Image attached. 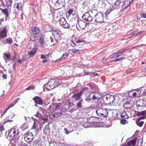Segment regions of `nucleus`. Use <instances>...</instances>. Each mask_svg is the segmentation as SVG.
<instances>
[{
  "label": "nucleus",
  "mask_w": 146,
  "mask_h": 146,
  "mask_svg": "<svg viewBox=\"0 0 146 146\" xmlns=\"http://www.w3.org/2000/svg\"><path fill=\"white\" fill-rule=\"evenodd\" d=\"M7 132L8 133L7 138L8 139L11 140L15 139L17 137L19 138L21 135V133L19 132L18 129H16L15 127L7 131L6 133Z\"/></svg>",
  "instance_id": "obj_1"
},
{
  "label": "nucleus",
  "mask_w": 146,
  "mask_h": 146,
  "mask_svg": "<svg viewBox=\"0 0 146 146\" xmlns=\"http://www.w3.org/2000/svg\"><path fill=\"white\" fill-rule=\"evenodd\" d=\"M96 119L94 117H90L87 119L86 122L83 124V126L85 128L89 127H97V123Z\"/></svg>",
  "instance_id": "obj_2"
},
{
  "label": "nucleus",
  "mask_w": 146,
  "mask_h": 146,
  "mask_svg": "<svg viewBox=\"0 0 146 146\" xmlns=\"http://www.w3.org/2000/svg\"><path fill=\"white\" fill-rule=\"evenodd\" d=\"M103 100L106 104L115 105V98L114 96L109 94L106 95L103 97Z\"/></svg>",
  "instance_id": "obj_3"
},
{
  "label": "nucleus",
  "mask_w": 146,
  "mask_h": 146,
  "mask_svg": "<svg viewBox=\"0 0 146 146\" xmlns=\"http://www.w3.org/2000/svg\"><path fill=\"white\" fill-rule=\"evenodd\" d=\"M58 84L57 83L56 80L55 81L52 79H50L48 82V84H45L44 85V87H45V88L48 90H50L56 86H58L60 84L61 82L60 81L59 82L58 81Z\"/></svg>",
  "instance_id": "obj_4"
},
{
  "label": "nucleus",
  "mask_w": 146,
  "mask_h": 146,
  "mask_svg": "<svg viewBox=\"0 0 146 146\" xmlns=\"http://www.w3.org/2000/svg\"><path fill=\"white\" fill-rule=\"evenodd\" d=\"M137 115L138 116L144 115L142 116L140 118L138 119L136 121V123L137 125L140 127H141L143 125L144 122L143 121H140V120L144 119L146 118V110L144 111L139 112L137 114Z\"/></svg>",
  "instance_id": "obj_5"
},
{
  "label": "nucleus",
  "mask_w": 146,
  "mask_h": 146,
  "mask_svg": "<svg viewBox=\"0 0 146 146\" xmlns=\"http://www.w3.org/2000/svg\"><path fill=\"white\" fill-rule=\"evenodd\" d=\"M67 18L72 22H74L76 19V15L73 9H70L66 13Z\"/></svg>",
  "instance_id": "obj_6"
},
{
  "label": "nucleus",
  "mask_w": 146,
  "mask_h": 146,
  "mask_svg": "<svg viewBox=\"0 0 146 146\" xmlns=\"http://www.w3.org/2000/svg\"><path fill=\"white\" fill-rule=\"evenodd\" d=\"M109 109L103 108H98L96 111L97 115L100 116L105 117L108 114V110Z\"/></svg>",
  "instance_id": "obj_7"
},
{
  "label": "nucleus",
  "mask_w": 146,
  "mask_h": 146,
  "mask_svg": "<svg viewBox=\"0 0 146 146\" xmlns=\"http://www.w3.org/2000/svg\"><path fill=\"white\" fill-rule=\"evenodd\" d=\"M37 50V48L36 47H34L32 50L30 52L28 53V55H27V57H25L23 56V58L22 59L23 61H24L25 60H28L31 58L33 57L35 54Z\"/></svg>",
  "instance_id": "obj_8"
},
{
  "label": "nucleus",
  "mask_w": 146,
  "mask_h": 146,
  "mask_svg": "<svg viewBox=\"0 0 146 146\" xmlns=\"http://www.w3.org/2000/svg\"><path fill=\"white\" fill-rule=\"evenodd\" d=\"M24 139L25 141L29 143L31 142L33 138V134L32 132L28 131L24 135Z\"/></svg>",
  "instance_id": "obj_9"
},
{
  "label": "nucleus",
  "mask_w": 146,
  "mask_h": 146,
  "mask_svg": "<svg viewBox=\"0 0 146 146\" xmlns=\"http://www.w3.org/2000/svg\"><path fill=\"white\" fill-rule=\"evenodd\" d=\"M8 30L6 26L1 27L0 29V40L7 37Z\"/></svg>",
  "instance_id": "obj_10"
},
{
  "label": "nucleus",
  "mask_w": 146,
  "mask_h": 146,
  "mask_svg": "<svg viewBox=\"0 0 146 146\" xmlns=\"http://www.w3.org/2000/svg\"><path fill=\"white\" fill-rule=\"evenodd\" d=\"M60 109V104L55 103L50 106L47 111L49 113H52L54 112L56 109Z\"/></svg>",
  "instance_id": "obj_11"
},
{
  "label": "nucleus",
  "mask_w": 146,
  "mask_h": 146,
  "mask_svg": "<svg viewBox=\"0 0 146 146\" xmlns=\"http://www.w3.org/2000/svg\"><path fill=\"white\" fill-rule=\"evenodd\" d=\"M95 21L96 22L100 23H103L104 22V15L102 13L99 12L96 14L95 15Z\"/></svg>",
  "instance_id": "obj_12"
},
{
  "label": "nucleus",
  "mask_w": 146,
  "mask_h": 146,
  "mask_svg": "<svg viewBox=\"0 0 146 146\" xmlns=\"http://www.w3.org/2000/svg\"><path fill=\"white\" fill-rule=\"evenodd\" d=\"M76 26L78 31H81L85 29L86 27V24L83 21L80 20L78 21Z\"/></svg>",
  "instance_id": "obj_13"
},
{
  "label": "nucleus",
  "mask_w": 146,
  "mask_h": 146,
  "mask_svg": "<svg viewBox=\"0 0 146 146\" xmlns=\"http://www.w3.org/2000/svg\"><path fill=\"white\" fill-rule=\"evenodd\" d=\"M60 25L63 28L69 29L70 26L66 22L65 19L64 18H61L58 20Z\"/></svg>",
  "instance_id": "obj_14"
},
{
  "label": "nucleus",
  "mask_w": 146,
  "mask_h": 146,
  "mask_svg": "<svg viewBox=\"0 0 146 146\" xmlns=\"http://www.w3.org/2000/svg\"><path fill=\"white\" fill-rule=\"evenodd\" d=\"M44 14L46 17L52 19L53 18L54 12L52 11L50 9H48L45 11Z\"/></svg>",
  "instance_id": "obj_15"
},
{
  "label": "nucleus",
  "mask_w": 146,
  "mask_h": 146,
  "mask_svg": "<svg viewBox=\"0 0 146 146\" xmlns=\"http://www.w3.org/2000/svg\"><path fill=\"white\" fill-rule=\"evenodd\" d=\"M82 18L86 22H90L91 21L93 18L87 12L85 13L82 16Z\"/></svg>",
  "instance_id": "obj_16"
},
{
  "label": "nucleus",
  "mask_w": 146,
  "mask_h": 146,
  "mask_svg": "<svg viewBox=\"0 0 146 146\" xmlns=\"http://www.w3.org/2000/svg\"><path fill=\"white\" fill-rule=\"evenodd\" d=\"M137 138L136 137L133 138L132 139H129L124 146H135Z\"/></svg>",
  "instance_id": "obj_17"
},
{
  "label": "nucleus",
  "mask_w": 146,
  "mask_h": 146,
  "mask_svg": "<svg viewBox=\"0 0 146 146\" xmlns=\"http://www.w3.org/2000/svg\"><path fill=\"white\" fill-rule=\"evenodd\" d=\"M133 0H127L123 2V3L121 4V7L122 9L124 10L127 8V7L129 5L131 2L133 1Z\"/></svg>",
  "instance_id": "obj_18"
},
{
  "label": "nucleus",
  "mask_w": 146,
  "mask_h": 146,
  "mask_svg": "<svg viewBox=\"0 0 146 146\" xmlns=\"http://www.w3.org/2000/svg\"><path fill=\"white\" fill-rule=\"evenodd\" d=\"M41 127L40 124L37 122H34L33 127L31 129V131L32 132L34 131H37Z\"/></svg>",
  "instance_id": "obj_19"
},
{
  "label": "nucleus",
  "mask_w": 146,
  "mask_h": 146,
  "mask_svg": "<svg viewBox=\"0 0 146 146\" xmlns=\"http://www.w3.org/2000/svg\"><path fill=\"white\" fill-rule=\"evenodd\" d=\"M92 96V99L93 100H98L99 99L102 97L101 94L97 92H92L91 93Z\"/></svg>",
  "instance_id": "obj_20"
},
{
  "label": "nucleus",
  "mask_w": 146,
  "mask_h": 146,
  "mask_svg": "<svg viewBox=\"0 0 146 146\" xmlns=\"http://www.w3.org/2000/svg\"><path fill=\"white\" fill-rule=\"evenodd\" d=\"M70 104L68 102L66 103H64L63 102L62 104H60V109L62 107V109L64 110H68L70 107Z\"/></svg>",
  "instance_id": "obj_21"
},
{
  "label": "nucleus",
  "mask_w": 146,
  "mask_h": 146,
  "mask_svg": "<svg viewBox=\"0 0 146 146\" xmlns=\"http://www.w3.org/2000/svg\"><path fill=\"white\" fill-rule=\"evenodd\" d=\"M33 99L36 104H43L42 99L38 96H36L33 98Z\"/></svg>",
  "instance_id": "obj_22"
},
{
  "label": "nucleus",
  "mask_w": 146,
  "mask_h": 146,
  "mask_svg": "<svg viewBox=\"0 0 146 146\" xmlns=\"http://www.w3.org/2000/svg\"><path fill=\"white\" fill-rule=\"evenodd\" d=\"M31 30L34 36L37 35L39 34L40 32V29L38 27H32Z\"/></svg>",
  "instance_id": "obj_23"
},
{
  "label": "nucleus",
  "mask_w": 146,
  "mask_h": 146,
  "mask_svg": "<svg viewBox=\"0 0 146 146\" xmlns=\"http://www.w3.org/2000/svg\"><path fill=\"white\" fill-rule=\"evenodd\" d=\"M3 58L5 61V62L7 63L8 62L10 61L11 60L10 54L5 53L3 54Z\"/></svg>",
  "instance_id": "obj_24"
},
{
  "label": "nucleus",
  "mask_w": 146,
  "mask_h": 146,
  "mask_svg": "<svg viewBox=\"0 0 146 146\" xmlns=\"http://www.w3.org/2000/svg\"><path fill=\"white\" fill-rule=\"evenodd\" d=\"M52 35L54 36L55 38L56 39L60 38V35H59V31L57 30H52Z\"/></svg>",
  "instance_id": "obj_25"
},
{
  "label": "nucleus",
  "mask_w": 146,
  "mask_h": 146,
  "mask_svg": "<svg viewBox=\"0 0 146 146\" xmlns=\"http://www.w3.org/2000/svg\"><path fill=\"white\" fill-rule=\"evenodd\" d=\"M123 107L125 108H130V101L127 99H125L124 100Z\"/></svg>",
  "instance_id": "obj_26"
},
{
  "label": "nucleus",
  "mask_w": 146,
  "mask_h": 146,
  "mask_svg": "<svg viewBox=\"0 0 146 146\" xmlns=\"http://www.w3.org/2000/svg\"><path fill=\"white\" fill-rule=\"evenodd\" d=\"M63 5L64 4L57 1L54 4V8L56 10L60 9L63 6Z\"/></svg>",
  "instance_id": "obj_27"
},
{
  "label": "nucleus",
  "mask_w": 146,
  "mask_h": 146,
  "mask_svg": "<svg viewBox=\"0 0 146 146\" xmlns=\"http://www.w3.org/2000/svg\"><path fill=\"white\" fill-rule=\"evenodd\" d=\"M113 116L115 117H116L119 119H120L121 117V113L120 112L118 111H117L115 110L113 112Z\"/></svg>",
  "instance_id": "obj_28"
},
{
  "label": "nucleus",
  "mask_w": 146,
  "mask_h": 146,
  "mask_svg": "<svg viewBox=\"0 0 146 146\" xmlns=\"http://www.w3.org/2000/svg\"><path fill=\"white\" fill-rule=\"evenodd\" d=\"M12 121H13L11 120H7V121H4L3 122H1L0 124V132L1 133L2 131L4 130V128L3 125L5 124L6 123L9 122H11Z\"/></svg>",
  "instance_id": "obj_29"
},
{
  "label": "nucleus",
  "mask_w": 146,
  "mask_h": 146,
  "mask_svg": "<svg viewBox=\"0 0 146 146\" xmlns=\"http://www.w3.org/2000/svg\"><path fill=\"white\" fill-rule=\"evenodd\" d=\"M72 98L74 101L76 102L80 99L81 96L77 93L74 94L72 96Z\"/></svg>",
  "instance_id": "obj_30"
},
{
  "label": "nucleus",
  "mask_w": 146,
  "mask_h": 146,
  "mask_svg": "<svg viewBox=\"0 0 146 146\" xmlns=\"http://www.w3.org/2000/svg\"><path fill=\"white\" fill-rule=\"evenodd\" d=\"M38 41L41 45H44V37L42 34L41 33L39 34V35Z\"/></svg>",
  "instance_id": "obj_31"
},
{
  "label": "nucleus",
  "mask_w": 146,
  "mask_h": 146,
  "mask_svg": "<svg viewBox=\"0 0 146 146\" xmlns=\"http://www.w3.org/2000/svg\"><path fill=\"white\" fill-rule=\"evenodd\" d=\"M22 4L21 3H16L14 5L15 8H17L18 10H21L22 9Z\"/></svg>",
  "instance_id": "obj_32"
},
{
  "label": "nucleus",
  "mask_w": 146,
  "mask_h": 146,
  "mask_svg": "<svg viewBox=\"0 0 146 146\" xmlns=\"http://www.w3.org/2000/svg\"><path fill=\"white\" fill-rule=\"evenodd\" d=\"M88 12L90 15V16H91L92 18L93 19V17H95V15H96V14H97V11L96 10H92Z\"/></svg>",
  "instance_id": "obj_33"
},
{
  "label": "nucleus",
  "mask_w": 146,
  "mask_h": 146,
  "mask_svg": "<svg viewBox=\"0 0 146 146\" xmlns=\"http://www.w3.org/2000/svg\"><path fill=\"white\" fill-rule=\"evenodd\" d=\"M68 56V53H65L60 58H59L58 59L56 60V62H57L59 61H60L61 60L63 59L66 58Z\"/></svg>",
  "instance_id": "obj_34"
},
{
  "label": "nucleus",
  "mask_w": 146,
  "mask_h": 146,
  "mask_svg": "<svg viewBox=\"0 0 146 146\" xmlns=\"http://www.w3.org/2000/svg\"><path fill=\"white\" fill-rule=\"evenodd\" d=\"M137 93L134 90H133L129 92L128 96L130 97H134L137 96Z\"/></svg>",
  "instance_id": "obj_35"
},
{
  "label": "nucleus",
  "mask_w": 146,
  "mask_h": 146,
  "mask_svg": "<svg viewBox=\"0 0 146 146\" xmlns=\"http://www.w3.org/2000/svg\"><path fill=\"white\" fill-rule=\"evenodd\" d=\"M28 125L27 123H23L20 127V129H21L22 131H24L28 127Z\"/></svg>",
  "instance_id": "obj_36"
},
{
  "label": "nucleus",
  "mask_w": 146,
  "mask_h": 146,
  "mask_svg": "<svg viewBox=\"0 0 146 146\" xmlns=\"http://www.w3.org/2000/svg\"><path fill=\"white\" fill-rule=\"evenodd\" d=\"M32 9L34 12L35 13L38 12V5L36 4H33V5Z\"/></svg>",
  "instance_id": "obj_37"
},
{
  "label": "nucleus",
  "mask_w": 146,
  "mask_h": 146,
  "mask_svg": "<svg viewBox=\"0 0 146 146\" xmlns=\"http://www.w3.org/2000/svg\"><path fill=\"white\" fill-rule=\"evenodd\" d=\"M6 4L8 8L11 7V5L13 3V0H5Z\"/></svg>",
  "instance_id": "obj_38"
},
{
  "label": "nucleus",
  "mask_w": 146,
  "mask_h": 146,
  "mask_svg": "<svg viewBox=\"0 0 146 146\" xmlns=\"http://www.w3.org/2000/svg\"><path fill=\"white\" fill-rule=\"evenodd\" d=\"M83 101L82 100H81L78 102L76 104V106L78 108H81L83 107Z\"/></svg>",
  "instance_id": "obj_39"
},
{
  "label": "nucleus",
  "mask_w": 146,
  "mask_h": 146,
  "mask_svg": "<svg viewBox=\"0 0 146 146\" xmlns=\"http://www.w3.org/2000/svg\"><path fill=\"white\" fill-rule=\"evenodd\" d=\"M128 51V49L127 48H124L122 49H120L117 51L121 55L125 52H127Z\"/></svg>",
  "instance_id": "obj_40"
},
{
  "label": "nucleus",
  "mask_w": 146,
  "mask_h": 146,
  "mask_svg": "<svg viewBox=\"0 0 146 146\" xmlns=\"http://www.w3.org/2000/svg\"><path fill=\"white\" fill-rule=\"evenodd\" d=\"M87 85L89 86L92 89H97L98 88V87L96 86V85L94 83H90L87 84Z\"/></svg>",
  "instance_id": "obj_41"
},
{
  "label": "nucleus",
  "mask_w": 146,
  "mask_h": 146,
  "mask_svg": "<svg viewBox=\"0 0 146 146\" xmlns=\"http://www.w3.org/2000/svg\"><path fill=\"white\" fill-rule=\"evenodd\" d=\"M121 117L124 118L125 119H127L128 118V116L127 115V113L125 111H122L121 112Z\"/></svg>",
  "instance_id": "obj_42"
},
{
  "label": "nucleus",
  "mask_w": 146,
  "mask_h": 146,
  "mask_svg": "<svg viewBox=\"0 0 146 146\" xmlns=\"http://www.w3.org/2000/svg\"><path fill=\"white\" fill-rule=\"evenodd\" d=\"M123 2H122V1H120V0H117L114 4L118 8H119Z\"/></svg>",
  "instance_id": "obj_43"
},
{
  "label": "nucleus",
  "mask_w": 146,
  "mask_h": 146,
  "mask_svg": "<svg viewBox=\"0 0 146 146\" xmlns=\"http://www.w3.org/2000/svg\"><path fill=\"white\" fill-rule=\"evenodd\" d=\"M108 57L109 58H113L118 57L116 52L111 54Z\"/></svg>",
  "instance_id": "obj_44"
},
{
  "label": "nucleus",
  "mask_w": 146,
  "mask_h": 146,
  "mask_svg": "<svg viewBox=\"0 0 146 146\" xmlns=\"http://www.w3.org/2000/svg\"><path fill=\"white\" fill-rule=\"evenodd\" d=\"M70 50L73 52V53H78V54L80 53L79 51H81V50L75 48L71 49Z\"/></svg>",
  "instance_id": "obj_45"
},
{
  "label": "nucleus",
  "mask_w": 146,
  "mask_h": 146,
  "mask_svg": "<svg viewBox=\"0 0 146 146\" xmlns=\"http://www.w3.org/2000/svg\"><path fill=\"white\" fill-rule=\"evenodd\" d=\"M2 11L5 15L6 17H9V14L8 12V10L7 9H2Z\"/></svg>",
  "instance_id": "obj_46"
},
{
  "label": "nucleus",
  "mask_w": 146,
  "mask_h": 146,
  "mask_svg": "<svg viewBox=\"0 0 146 146\" xmlns=\"http://www.w3.org/2000/svg\"><path fill=\"white\" fill-rule=\"evenodd\" d=\"M62 114V112L61 111L57 112H55L54 113V115L55 118L58 117L60 116Z\"/></svg>",
  "instance_id": "obj_47"
},
{
  "label": "nucleus",
  "mask_w": 146,
  "mask_h": 146,
  "mask_svg": "<svg viewBox=\"0 0 146 146\" xmlns=\"http://www.w3.org/2000/svg\"><path fill=\"white\" fill-rule=\"evenodd\" d=\"M6 41L7 43L8 44H11L13 42V39L11 38H9L7 39L6 40Z\"/></svg>",
  "instance_id": "obj_48"
},
{
  "label": "nucleus",
  "mask_w": 146,
  "mask_h": 146,
  "mask_svg": "<svg viewBox=\"0 0 146 146\" xmlns=\"http://www.w3.org/2000/svg\"><path fill=\"white\" fill-rule=\"evenodd\" d=\"M35 116L38 118L41 119L42 117V116L41 114L38 112H37L36 113L35 115Z\"/></svg>",
  "instance_id": "obj_49"
},
{
  "label": "nucleus",
  "mask_w": 146,
  "mask_h": 146,
  "mask_svg": "<svg viewBox=\"0 0 146 146\" xmlns=\"http://www.w3.org/2000/svg\"><path fill=\"white\" fill-rule=\"evenodd\" d=\"M86 89H87V88H84L77 93L79 96H81L82 94L84 92V90Z\"/></svg>",
  "instance_id": "obj_50"
},
{
  "label": "nucleus",
  "mask_w": 146,
  "mask_h": 146,
  "mask_svg": "<svg viewBox=\"0 0 146 146\" xmlns=\"http://www.w3.org/2000/svg\"><path fill=\"white\" fill-rule=\"evenodd\" d=\"M140 15L141 18H143L144 19L146 18V13L143 12L142 13H140Z\"/></svg>",
  "instance_id": "obj_51"
},
{
  "label": "nucleus",
  "mask_w": 146,
  "mask_h": 146,
  "mask_svg": "<svg viewBox=\"0 0 146 146\" xmlns=\"http://www.w3.org/2000/svg\"><path fill=\"white\" fill-rule=\"evenodd\" d=\"M33 146H39L38 141L37 140H35L33 143Z\"/></svg>",
  "instance_id": "obj_52"
},
{
  "label": "nucleus",
  "mask_w": 146,
  "mask_h": 146,
  "mask_svg": "<svg viewBox=\"0 0 146 146\" xmlns=\"http://www.w3.org/2000/svg\"><path fill=\"white\" fill-rule=\"evenodd\" d=\"M91 96H92V94H90L85 99L87 102H90L91 100Z\"/></svg>",
  "instance_id": "obj_53"
},
{
  "label": "nucleus",
  "mask_w": 146,
  "mask_h": 146,
  "mask_svg": "<svg viewBox=\"0 0 146 146\" xmlns=\"http://www.w3.org/2000/svg\"><path fill=\"white\" fill-rule=\"evenodd\" d=\"M34 89V86L33 85H31V86L28 87L27 88H26V90H33Z\"/></svg>",
  "instance_id": "obj_54"
},
{
  "label": "nucleus",
  "mask_w": 146,
  "mask_h": 146,
  "mask_svg": "<svg viewBox=\"0 0 146 146\" xmlns=\"http://www.w3.org/2000/svg\"><path fill=\"white\" fill-rule=\"evenodd\" d=\"M48 54L47 55H44L43 54L41 55V59H45L48 58Z\"/></svg>",
  "instance_id": "obj_55"
},
{
  "label": "nucleus",
  "mask_w": 146,
  "mask_h": 146,
  "mask_svg": "<svg viewBox=\"0 0 146 146\" xmlns=\"http://www.w3.org/2000/svg\"><path fill=\"white\" fill-rule=\"evenodd\" d=\"M70 45L72 47H74L75 46L76 44L73 40H71L70 42Z\"/></svg>",
  "instance_id": "obj_56"
},
{
  "label": "nucleus",
  "mask_w": 146,
  "mask_h": 146,
  "mask_svg": "<svg viewBox=\"0 0 146 146\" xmlns=\"http://www.w3.org/2000/svg\"><path fill=\"white\" fill-rule=\"evenodd\" d=\"M112 11H113V10L112 9H111V8H110V9H108L107 10V11L106 13V15H108Z\"/></svg>",
  "instance_id": "obj_57"
},
{
  "label": "nucleus",
  "mask_w": 146,
  "mask_h": 146,
  "mask_svg": "<svg viewBox=\"0 0 146 146\" xmlns=\"http://www.w3.org/2000/svg\"><path fill=\"white\" fill-rule=\"evenodd\" d=\"M120 122L121 124L124 125L126 123V120L125 119H122L120 120Z\"/></svg>",
  "instance_id": "obj_58"
},
{
  "label": "nucleus",
  "mask_w": 146,
  "mask_h": 146,
  "mask_svg": "<svg viewBox=\"0 0 146 146\" xmlns=\"http://www.w3.org/2000/svg\"><path fill=\"white\" fill-rule=\"evenodd\" d=\"M113 11L114 10V9H117L118 8L117 7V6L114 4L112 5L111 7H110Z\"/></svg>",
  "instance_id": "obj_59"
},
{
  "label": "nucleus",
  "mask_w": 146,
  "mask_h": 146,
  "mask_svg": "<svg viewBox=\"0 0 146 146\" xmlns=\"http://www.w3.org/2000/svg\"><path fill=\"white\" fill-rule=\"evenodd\" d=\"M52 29L49 27H47L46 29V32H50L51 31H52Z\"/></svg>",
  "instance_id": "obj_60"
},
{
  "label": "nucleus",
  "mask_w": 146,
  "mask_h": 146,
  "mask_svg": "<svg viewBox=\"0 0 146 146\" xmlns=\"http://www.w3.org/2000/svg\"><path fill=\"white\" fill-rule=\"evenodd\" d=\"M64 130L65 131V133L66 134L69 133L71 131L68 130L66 128H64Z\"/></svg>",
  "instance_id": "obj_61"
},
{
  "label": "nucleus",
  "mask_w": 146,
  "mask_h": 146,
  "mask_svg": "<svg viewBox=\"0 0 146 146\" xmlns=\"http://www.w3.org/2000/svg\"><path fill=\"white\" fill-rule=\"evenodd\" d=\"M75 42L76 43H80L81 42H83V41L82 40L80 39H78V40H76L75 39Z\"/></svg>",
  "instance_id": "obj_62"
},
{
  "label": "nucleus",
  "mask_w": 146,
  "mask_h": 146,
  "mask_svg": "<svg viewBox=\"0 0 146 146\" xmlns=\"http://www.w3.org/2000/svg\"><path fill=\"white\" fill-rule=\"evenodd\" d=\"M9 109L8 108H7L6 109L4 110L3 113L1 114V116L4 115L7 112V111Z\"/></svg>",
  "instance_id": "obj_63"
},
{
  "label": "nucleus",
  "mask_w": 146,
  "mask_h": 146,
  "mask_svg": "<svg viewBox=\"0 0 146 146\" xmlns=\"http://www.w3.org/2000/svg\"><path fill=\"white\" fill-rule=\"evenodd\" d=\"M19 100V98H17V99L15 100L13 102L15 104L17 103L18 101Z\"/></svg>",
  "instance_id": "obj_64"
}]
</instances>
